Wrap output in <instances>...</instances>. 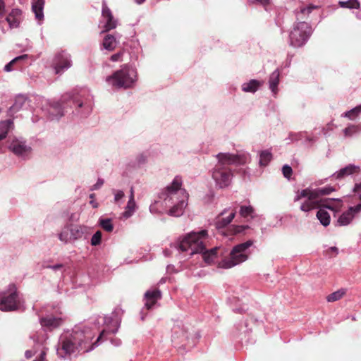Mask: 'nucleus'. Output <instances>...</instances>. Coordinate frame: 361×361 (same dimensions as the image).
Returning <instances> with one entry per match:
<instances>
[{
    "instance_id": "c03bdc74",
    "label": "nucleus",
    "mask_w": 361,
    "mask_h": 361,
    "mask_svg": "<svg viewBox=\"0 0 361 361\" xmlns=\"http://www.w3.org/2000/svg\"><path fill=\"white\" fill-rule=\"evenodd\" d=\"M123 54H124L123 51H120L113 54L111 56L110 59L111 61H114V62L121 61Z\"/></svg>"
},
{
    "instance_id": "aec40b11",
    "label": "nucleus",
    "mask_w": 361,
    "mask_h": 361,
    "mask_svg": "<svg viewBox=\"0 0 361 361\" xmlns=\"http://www.w3.org/2000/svg\"><path fill=\"white\" fill-rule=\"evenodd\" d=\"M44 0H32V11L39 22L44 20Z\"/></svg>"
},
{
    "instance_id": "a18cd8bd",
    "label": "nucleus",
    "mask_w": 361,
    "mask_h": 361,
    "mask_svg": "<svg viewBox=\"0 0 361 361\" xmlns=\"http://www.w3.org/2000/svg\"><path fill=\"white\" fill-rule=\"evenodd\" d=\"M47 352L44 348L40 349L39 354L33 361H47L45 359Z\"/></svg>"
},
{
    "instance_id": "774afa93",
    "label": "nucleus",
    "mask_w": 361,
    "mask_h": 361,
    "mask_svg": "<svg viewBox=\"0 0 361 361\" xmlns=\"http://www.w3.org/2000/svg\"><path fill=\"white\" fill-rule=\"evenodd\" d=\"M225 212H226V209H225V210H224V212H222L221 213V215H224V214H225Z\"/></svg>"
},
{
    "instance_id": "5fc2aeb1",
    "label": "nucleus",
    "mask_w": 361,
    "mask_h": 361,
    "mask_svg": "<svg viewBox=\"0 0 361 361\" xmlns=\"http://www.w3.org/2000/svg\"><path fill=\"white\" fill-rule=\"evenodd\" d=\"M111 344H113L114 346H119L121 345V339L118 338H111Z\"/></svg>"
},
{
    "instance_id": "de8ad7c7",
    "label": "nucleus",
    "mask_w": 361,
    "mask_h": 361,
    "mask_svg": "<svg viewBox=\"0 0 361 361\" xmlns=\"http://www.w3.org/2000/svg\"><path fill=\"white\" fill-rule=\"evenodd\" d=\"M331 253H334V255L336 256L338 253V250L336 247H330L326 250V255L332 257L333 255Z\"/></svg>"
},
{
    "instance_id": "20e7f679",
    "label": "nucleus",
    "mask_w": 361,
    "mask_h": 361,
    "mask_svg": "<svg viewBox=\"0 0 361 361\" xmlns=\"http://www.w3.org/2000/svg\"><path fill=\"white\" fill-rule=\"evenodd\" d=\"M183 180L181 176H176L171 184L167 185L160 193L166 207H170L168 214L170 216H180L188 204V194L182 188Z\"/></svg>"
},
{
    "instance_id": "3c124183",
    "label": "nucleus",
    "mask_w": 361,
    "mask_h": 361,
    "mask_svg": "<svg viewBox=\"0 0 361 361\" xmlns=\"http://www.w3.org/2000/svg\"><path fill=\"white\" fill-rule=\"evenodd\" d=\"M38 351L37 350H27L25 353V356L27 359L31 358L34 355H35Z\"/></svg>"
},
{
    "instance_id": "473e14b6",
    "label": "nucleus",
    "mask_w": 361,
    "mask_h": 361,
    "mask_svg": "<svg viewBox=\"0 0 361 361\" xmlns=\"http://www.w3.org/2000/svg\"><path fill=\"white\" fill-rule=\"evenodd\" d=\"M317 8V6L309 5L307 7H302L299 11L296 12V17L298 20H302L305 18V15L310 13L314 9Z\"/></svg>"
},
{
    "instance_id": "2eb2a0df",
    "label": "nucleus",
    "mask_w": 361,
    "mask_h": 361,
    "mask_svg": "<svg viewBox=\"0 0 361 361\" xmlns=\"http://www.w3.org/2000/svg\"><path fill=\"white\" fill-rule=\"evenodd\" d=\"M30 99L25 94H18L15 98L14 104L10 107L9 113L15 114L20 110L28 109L31 106Z\"/></svg>"
},
{
    "instance_id": "393cba45",
    "label": "nucleus",
    "mask_w": 361,
    "mask_h": 361,
    "mask_svg": "<svg viewBox=\"0 0 361 361\" xmlns=\"http://www.w3.org/2000/svg\"><path fill=\"white\" fill-rule=\"evenodd\" d=\"M13 123L11 120L0 121V141L5 139L11 128H12Z\"/></svg>"
},
{
    "instance_id": "49530a36",
    "label": "nucleus",
    "mask_w": 361,
    "mask_h": 361,
    "mask_svg": "<svg viewBox=\"0 0 361 361\" xmlns=\"http://www.w3.org/2000/svg\"><path fill=\"white\" fill-rule=\"evenodd\" d=\"M63 265L62 264H54V265H49L46 262H44L42 264V267L43 268L51 269H52L54 271L61 270L63 268Z\"/></svg>"
},
{
    "instance_id": "bf43d9fd",
    "label": "nucleus",
    "mask_w": 361,
    "mask_h": 361,
    "mask_svg": "<svg viewBox=\"0 0 361 361\" xmlns=\"http://www.w3.org/2000/svg\"><path fill=\"white\" fill-rule=\"evenodd\" d=\"M90 204L92 206V207H94V208H97V207H98V203H97V202H96L94 200H90Z\"/></svg>"
},
{
    "instance_id": "09e8293b",
    "label": "nucleus",
    "mask_w": 361,
    "mask_h": 361,
    "mask_svg": "<svg viewBox=\"0 0 361 361\" xmlns=\"http://www.w3.org/2000/svg\"><path fill=\"white\" fill-rule=\"evenodd\" d=\"M104 181L102 178H98L96 183L94 184L92 187V190H98L104 184Z\"/></svg>"
},
{
    "instance_id": "f03ea898",
    "label": "nucleus",
    "mask_w": 361,
    "mask_h": 361,
    "mask_svg": "<svg viewBox=\"0 0 361 361\" xmlns=\"http://www.w3.org/2000/svg\"><path fill=\"white\" fill-rule=\"evenodd\" d=\"M208 238L207 230L199 231H192L188 233L175 246L178 251L184 253V257H191L195 254H201L202 259L207 264H212L217 258V247L211 250L206 249L205 243Z\"/></svg>"
},
{
    "instance_id": "338daca9",
    "label": "nucleus",
    "mask_w": 361,
    "mask_h": 361,
    "mask_svg": "<svg viewBox=\"0 0 361 361\" xmlns=\"http://www.w3.org/2000/svg\"><path fill=\"white\" fill-rule=\"evenodd\" d=\"M94 196H95V195L94 193H92L90 195V198L92 199V200H94Z\"/></svg>"
},
{
    "instance_id": "ea45409f",
    "label": "nucleus",
    "mask_w": 361,
    "mask_h": 361,
    "mask_svg": "<svg viewBox=\"0 0 361 361\" xmlns=\"http://www.w3.org/2000/svg\"><path fill=\"white\" fill-rule=\"evenodd\" d=\"M112 192L114 195V203L120 205L121 204V202H120L121 200L125 196L124 192L123 190H121L113 189L112 190Z\"/></svg>"
},
{
    "instance_id": "4c0bfd02",
    "label": "nucleus",
    "mask_w": 361,
    "mask_h": 361,
    "mask_svg": "<svg viewBox=\"0 0 361 361\" xmlns=\"http://www.w3.org/2000/svg\"><path fill=\"white\" fill-rule=\"evenodd\" d=\"M100 226L107 232H111L114 229V225L112 224L111 219H99V220Z\"/></svg>"
},
{
    "instance_id": "13d9d810",
    "label": "nucleus",
    "mask_w": 361,
    "mask_h": 361,
    "mask_svg": "<svg viewBox=\"0 0 361 361\" xmlns=\"http://www.w3.org/2000/svg\"><path fill=\"white\" fill-rule=\"evenodd\" d=\"M131 198H132L133 200H135V198H134V190H133V187L130 188V196H129V200H131Z\"/></svg>"
},
{
    "instance_id": "dca6fc26",
    "label": "nucleus",
    "mask_w": 361,
    "mask_h": 361,
    "mask_svg": "<svg viewBox=\"0 0 361 361\" xmlns=\"http://www.w3.org/2000/svg\"><path fill=\"white\" fill-rule=\"evenodd\" d=\"M161 298V293L159 289L155 288L147 290L145 293V308L148 310L152 309Z\"/></svg>"
},
{
    "instance_id": "39448f33",
    "label": "nucleus",
    "mask_w": 361,
    "mask_h": 361,
    "mask_svg": "<svg viewBox=\"0 0 361 361\" xmlns=\"http://www.w3.org/2000/svg\"><path fill=\"white\" fill-rule=\"evenodd\" d=\"M216 157L218 162L212 170V176L216 185L220 188L228 186L231 181L233 174L229 166L245 164L250 158L249 154L246 153L240 154L219 153Z\"/></svg>"
},
{
    "instance_id": "7ed1b4c3",
    "label": "nucleus",
    "mask_w": 361,
    "mask_h": 361,
    "mask_svg": "<svg viewBox=\"0 0 361 361\" xmlns=\"http://www.w3.org/2000/svg\"><path fill=\"white\" fill-rule=\"evenodd\" d=\"M75 108L73 112L81 117L87 116L92 110V98L87 95L71 96L65 94L60 101L53 102L49 105V114L51 120H58L64 113V110L68 107Z\"/></svg>"
},
{
    "instance_id": "37998d69",
    "label": "nucleus",
    "mask_w": 361,
    "mask_h": 361,
    "mask_svg": "<svg viewBox=\"0 0 361 361\" xmlns=\"http://www.w3.org/2000/svg\"><path fill=\"white\" fill-rule=\"evenodd\" d=\"M282 172L285 178H289L293 173L292 168L286 164L282 167Z\"/></svg>"
},
{
    "instance_id": "052dcab7",
    "label": "nucleus",
    "mask_w": 361,
    "mask_h": 361,
    "mask_svg": "<svg viewBox=\"0 0 361 361\" xmlns=\"http://www.w3.org/2000/svg\"><path fill=\"white\" fill-rule=\"evenodd\" d=\"M163 252L165 257H169L171 255V251L168 249L164 250Z\"/></svg>"
},
{
    "instance_id": "1a4fd4ad",
    "label": "nucleus",
    "mask_w": 361,
    "mask_h": 361,
    "mask_svg": "<svg viewBox=\"0 0 361 361\" xmlns=\"http://www.w3.org/2000/svg\"><path fill=\"white\" fill-rule=\"evenodd\" d=\"M312 34V28L304 21L296 23L289 35V44L294 47L303 46Z\"/></svg>"
},
{
    "instance_id": "e433bc0d",
    "label": "nucleus",
    "mask_w": 361,
    "mask_h": 361,
    "mask_svg": "<svg viewBox=\"0 0 361 361\" xmlns=\"http://www.w3.org/2000/svg\"><path fill=\"white\" fill-rule=\"evenodd\" d=\"M338 4L342 8H348L350 9H357L360 8V2L358 0L341 1H339Z\"/></svg>"
},
{
    "instance_id": "423d86ee",
    "label": "nucleus",
    "mask_w": 361,
    "mask_h": 361,
    "mask_svg": "<svg viewBox=\"0 0 361 361\" xmlns=\"http://www.w3.org/2000/svg\"><path fill=\"white\" fill-rule=\"evenodd\" d=\"M334 188L331 186L311 189L305 188L298 192L295 197V201H299L302 198L305 200L300 205V209L305 212H308L319 207L321 202V197L329 195Z\"/></svg>"
},
{
    "instance_id": "5701e85b",
    "label": "nucleus",
    "mask_w": 361,
    "mask_h": 361,
    "mask_svg": "<svg viewBox=\"0 0 361 361\" xmlns=\"http://www.w3.org/2000/svg\"><path fill=\"white\" fill-rule=\"evenodd\" d=\"M280 72L278 69L275 70L269 76V87L274 96L278 92V85L279 83Z\"/></svg>"
},
{
    "instance_id": "f8f14e48",
    "label": "nucleus",
    "mask_w": 361,
    "mask_h": 361,
    "mask_svg": "<svg viewBox=\"0 0 361 361\" xmlns=\"http://www.w3.org/2000/svg\"><path fill=\"white\" fill-rule=\"evenodd\" d=\"M72 66L71 56L62 51L56 55L54 61V68L56 74L63 73Z\"/></svg>"
},
{
    "instance_id": "ddd939ff",
    "label": "nucleus",
    "mask_w": 361,
    "mask_h": 361,
    "mask_svg": "<svg viewBox=\"0 0 361 361\" xmlns=\"http://www.w3.org/2000/svg\"><path fill=\"white\" fill-rule=\"evenodd\" d=\"M102 18L105 31L116 28L117 20L114 19L111 10L107 6L104 0L102 1Z\"/></svg>"
},
{
    "instance_id": "0eeeda50",
    "label": "nucleus",
    "mask_w": 361,
    "mask_h": 361,
    "mask_svg": "<svg viewBox=\"0 0 361 361\" xmlns=\"http://www.w3.org/2000/svg\"><path fill=\"white\" fill-rule=\"evenodd\" d=\"M253 240H248L235 245L231 250L229 256L219 263V267L230 269L247 261L251 255L250 247L253 245Z\"/></svg>"
},
{
    "instance_id": "79ce46f5",
    "label": "nucleus",
    "mask_w": 361,
    "mask_h": 361,
    "mask_svg": "<svg viewBox=\"0 0 361 361\" xmlns=\"http://www.w3.org/2000/svg\"><path fill=\"white\" fill-rule=\"evenodd\" d=\"M102 241V233L101 231H97L91 238V245L93 246L98 245Z\"/></svg>"
},
{
    "instance_id": "c85d7f7f",
    "label": "nucleus",
    "mask_w": 361,
    "mask_h": 361,
    "mask_svg": "<svg viewBox=\"0 0 361 361\" xmlns=\"http://www.w3.org/2000/svg\"><path fill=\"white\" fill-rule=\"evenodd\" d=\"M102 46L104 49L108 51H113L116 47L115 37L111 35H107L104 37Z\"/></svg>"
},
{
    "instance_id": "864d4df0",
    "label": "nucleus",
    "mask_w": 361,
    "mask_h": 361,
    "mask_svg": "<svg viewBox=\"0 0 361 361\" xmlns=\"http://www.w3.org/2000/svg\"><path fill=\"white\" fill-rule=\"evenodd\" d=\"M5 14V4L3 0H0V18Z\"/></svg>"
},
{
    "instance_id": "412c9836",
    "label": "nucleus",
    "mask_w": 361,
    "mask_h": 361,
    "mask_svg": "<svg viewBox=\"0 0 361 361\" xmlns=\"http://www.w3.org/2000/svg\"><path fill=\"white\" fill-rule=\"evenodd\" d=\"M22 12L18 8H13L7 16L6 20L9 24L10 27H17L21 20Z\"/></svg>"
},
{
    "instance_id": "e2e57ef3",
    "label": "nucleus",
    "mask_w": 361,
    "mask_h": 361,
    "mask_svg": "<svg viewBox=\"0 0 361 361\" xmlns=\"http://www.w3.org/2000/svg\"><path fill=\"white\" fill-rule=\"evenodd\" d=\"M149 210L152 213H156V210L154 208V206L153 205H151L150 207H149Z\"/></svg>"
},
{
    "instance_id": "f3484780",
    "label": "nucleus",
    "mask_w": 361,
    "mask_h": 361,
    "mask_svg": "<svg viewBox=\"0 0 361 361\" xmlns=\"http://www.w3.org/2000/svg\"><path fill=\"white\" fill-rule=\"evenodd\" d=\"M40 324L46 330L51 331L61 325L62 319L61 317L51 315L42 317L39 319Z\"/></svg>"
},
{
    "instance_id": "8fccbe9b",
    "label": "nucleus",
    "mask_w": 361,
    "mask_h": 361,
    "mask_svg": "<svg viewBox=\"0 0 361 361\" xmlns=\"http://www.w3.org/2000/svg\"><path fill=\"white\" fill-rule=\"evenodd\" d=\"M354 192L357 194L359 199L361 200V183L355 185Z\"/></svg>"
},
{
    "instance_id": "2f4dec72",
    "label": "nucleus",
    "mask_w": 361,
    "mask_h": 361,
    "mask_svg": "<svg viewBox=\"0 0 361 361\" xmlns=\"http://www.w3.org/2000/svg\"><path fill=\"white\" fill-rule=\"evenodd\" d=\"M235 216V212H231L226 218L219 217L216 221V226L219 228H224L228 225Z\"/></svg>"
},
{
    "instance_id": "7c9ffc66",
    "label": "nucleus",
    "mask_w": 361,
    "mask_h": 361,
    "mask_svg": "<svg viewBox=\"0 0 361 361\" xmlns=\"http://www.w3.org/2000/svg\"><path fill=\"white\" fill-rule=\"evenodd\" d=\"M272 159V154L269 149L262 150L259 154V164L261 166H266Z\"/></svg>"
},
{
    "instance_id": "cd10ccee",
    "label": "nucleus",
    "mask_w": 361,
    "mask_h": 361,
    "mask_svg": "<svg viewBox=\"0 0 361 361\" xmlns=\"http://www.w3.org/2000/svg\"><path fill=\"white\" fill-rule=\"evenodd\" d=\"M317 217L324 226L329 225L331 220L330 214L325 209H319L317 212Z\"/></svg>"
},
{
    "instance_id": "58836bf2",
    "label": "nucleus",
    "mask_w": 361,
    "mask_h": 361,
    "mask_svg": "<svg viewBox=\"0 0 361 361\" xmlns=\"http://www.w3.org/2000/svg\"><path fill=\"white\" fill-rule=\"evenodd\" d=\"M345 290L344 289H340L337 291H335L331 294H329L326 300L328 302H335L343 298V296L345 295Z\"/></svg>"
},
{
    "instance_id": "69168bd1",
    "label": "nucleus",
    "mask_w": 361,
    "mask_h": 361,
    "mask_svg": "<svg viewBox=\"0 0 361 361\" xmlns=\"http://www.w3.org/2000/svg\"><path fill=\"white\" fill-rule=\"evenodd\" d=\"M143 311H144V309H142L141 311V319L142 320H144V319H145V316L143 315Z\"/></svg>"
},
{
    "instance_id": "9b49d317",
    "label": "nucleus",
    "mask_w": 361,
    "mask_h": 361,
    "mask_svg": "<svg viewBox=\"0 0 361 361\" xmlns=\"http://www.w3.org/2000/svg\"><path fill=\"white\" fill-rule=\"evenodd\" d=\"M10 150L16 156L26 159L30 154L32 148L22 139H14L9 145Z\"/></svg>"
},
{
    "instance_id": "72a5a7b5",
    "label": "nucleus",
    "mask_w": 361,
    "mask_h": 361,
    "mask_svg": "<svg viewBox=\"0 0 361 361\" xmlns=\"http://www.w3.org/2000/svg\"><path fill=\"white\" fill-rule=\"evenodd\" d=\"M361 114V104L345 111L342 116L349 120H355Z\"/></svg>"
},
{
    "instance_id": "4468645a",
    "label": "nucleus",
    "mask_w": 361,
    "mask_h": 361,
    "mask_svg": "<svg viewBox=\"0 0 361 361\" xmlns=\"http://www.w3.org/2000/svg\"><path fill=\"white\" fill-rule=\"evenodd\" d=\"M361 212V203L357 204L355 206L350 207L349 209L344 212L338 219L337 223L339 226H347L348 225L353 218Z\"/></svg>"
},
{
    "instance_id": "603ef678",
    "label": "nucleus",
    "mask_w": 361,
    "mask_h": 361,
    "mask_svg": "<svg viewBox=\"0 0 361 361\" xmlns=\"http://www.w3.org/2000/svg\"><path fill=\"white\" fill-rule=\"evenodd\" d=\"M147 156L144 154H140L137 157V162L140 164L145 163L147 161Z\"/></svg>"
},
{
    "instance_id": "4d7b16f0",
    "label": "nucleus",
    "mask_w": 361,
    "mask_h": 361,
    "mask_svg": "<svg viewBox=\"0 0 361 361\" xmlns=\"http://www.w3.org/2000/svg\"><path fill=\"white\" fill-rule=\"evenodd\" d=\"M305 138L306 139L307 141H308L310 142H314L316 141L315 137L308 136V135H307V133L305 135Z\"/></svg>"
},
{
    "instance_id": "9d476101",
    "label": "nucleus",
    "mask_w": 361,
    "mask_h": 361,
    "mask_svg": "<svg viewBox=\"0 0 361 361\" xmlns=\"http://www.w3.org/2000/svg\"><path fill=\"white\" fill-rule=\"evenodd\" d=\"M20 307V298L16 291L0 295V310L13 311L18 310Z\"/></svg>"
},
{
    "instance_id": "bb28decb",
    "label": "nucleus",
    "mask_w": 361,
    "mask_h": 361,
    "mask_svg": "<svg viewBox=\"0 0 361 361\" xmlns=\"http://www.w3.org/2000/svg\"><path fill=\"white\" fill-rule=\"evenodd\" d=\"M136 203L135 200H128L127 205L125 207V211L122 213L121 216L123 218L127 219L131 217L136 210Z\"/></svg>"
},
{
    "instance_id": "c756f323",
    "label": "nucleus",
    "mask_w": 361,
    "mask_h": 361,
    "mask_svg": "<svg viewBox=\"0 0 361 361\" xmlns=\"http://www.w3.org/2000/svg\"><path fill=\"white\" fill-rule=\"evenodd\" d=\"M240 215L243 218L250 217L253 219L255 217V211L251 205H242L240 207Z\"/></svg>"
},
{
    "instance_id": "4be33fe9",
    "label": "nucleus",
    "mask_w": 361,
    "mask_h": 361,
    "mask_svg": "<svg viewBox=\"0 0 361 361\" xmlns=\"http://www.w3.org/2000/svg\"><path fill=\"white\" fill-rule=\"evenodd\" d=\"M190 334L188 332V329H185L184 327L180 328L179 326H174L173 329V336L172 338L173 340L180 339V342H184L185 341L189 340Z\"/></svg>"
},
{
    "instance_id": "a211bd4d",
    "label": "nucleus",
    "mask_w": 361,
    "mask_h": 361,
    "mask_svg": "<svg viewBox=\"0 0 361 361\" xmlns=\"http://www.w3.org/2000/svg\"><path fill=\"white\" fill-rule=\"evenodd\" d=\"M360 172V166L355 164H348L334 173L332 176L336 179H341L348 176L358 174Z\"/></svg>"
},
{
    "instance_id": "b1692460",
    "label": "nucleus",
    "mask_w": 361,
    "mask_h": 361,
    "mask_svg": "<svg viewBox=\"0 0 361 361\" xmlns=\"http://www.w3.org/2000/svg\"><path fill=\"white\" fill-rule=\"evenodd\" d=\"M68 232L71 233L70 224H66L58 233L59 240L64 244L71 243V235H68Z\"/></svg>"
},
{
    "instance_id": "f257e3e1",
    "label": "nucleus",
    "mask_w": 361,
    "mask_h": 361,
    "mask_svg": "<svg viewBox=\"0 0 361 361\" xmlns=\"http://www.w3.org/2000/svg\"><path fill=\"white\" fill-rule=\"evenodd\" d=\"M123 311L116 307L109 316L103 317L105 329L102 331L97 341L90 348L87 345L94 338V334L89 327L80 324L71 330L65 331L59 337L56 352L59 357L65 358L67 355L80 351L88 352L99 345V342L109 334H116L120 326Z\"/></svg>"
},
{
    "instance_id": "a19ab883",
    "label": "nucleus",
    "mask_w": 361,
    "mask_h": 361,
    "mask_svg": "<svg viewBox=\"0 0 361 361\" xmlns=\"http://www.w3.org/2000/svg\"><path fill=\"white\" fill-rule=\"evenodd\" d=\"M305 134L306 132L290 133L288 139L290 140V142L298 141L305 138Z\"/></svg>"
},
{
    "instance_id": "680f3d73",
    "label": "nucleus",
    "mask_w": 361,
    "mask_h": 361,
    "mask_svg": "<svg viewBox=\"0 0 361 361\" xmlns=\"http://www.w3.org/2000/svg\"><path fill=\"white\" fill-rule=\"evenodd\" d=\"M234 311L236 312H245V310L240 307V308H236L235 310H234Z\"/></svg>"
},
{
    "instance_id": "a878e982",
    "label": "nucleus",
    "mask_w": 361,
    "mask_h": 361,
    "mask_svg": "<svg viewBox=\"0 0 361 361\" xmlns=\"http://www.w3.org/2000/svg\"><path fill=\"white\" fill-rule=\"evenodd\" d=\"M260 85V82L257 80H251L242 85V90L245 92H255Z\"/></svg>"
},
{
    "instance_id": "6e6552de",
    "label": "nucleus",
    "mask_w": 361,
    "mask_h": 361,
    "mask_svg": "<svg viewBox=\"0 0 361 361\" xmlns=\"http://www.w3.org/2000/svg\"><path fill=\"white\" fill-rule=\"evenodd\" d=\"M136 78V70L131 66L123 65L120 70L108 76L106 81L109 85L114 88L126 89L130 87L135 83Z\"/></svg>"
},
{
    "instance_id": "f704fd0d",
    "label": "nucleus",
    "mask_w": 361,
    "mask_h": 361,
    "mask_svg": "<svg viewBox=\"0 0 361 361\" xmlns=\"http://www.w3.org/2000/svg\"><path fill=\"white\" fill-rule=\"evenodd\" d=\"M27 58H28L27 54H23V55L18 56L14 58L13 59H12L8 63H7L4 66V70L6 72H10L13 69V66L14 64H16L18 62L24 61V60L27 59Z\"/></svg>"
},
{
    "instance_id": "c9c22d12",
    "label": "nucleus",
    "mask_w": 361,
    "mask_h": 361,
    "mask_svg": "<svg viewBox=\"0 0 361 361\" xmlns=\"http://www.w3.org/2000/svg\"><path fill=\"white\" fill-rule=\"evenodd\" d=\"M361 133L360 125H349L345 129H343V133L346 137H350L354 134Z\"/></svg>"
},
{
    "instance_id": "6e6d98bb",
    "label": "nucleus",
    "mask_w": 361,
    "mask_h": 361,
    "mask_svg": "<svg viewBox=\"0 0 361 361\" xmlns=\"http://www.w3.org/2000/svg\"><path fill=\"white\" fill-rule=\"evenodd\" d=\"M254 1L264 6H267L269 3V0H254Z\"/></svg>"
},
{
    "instance_id": "6ab92c4d",
    "label": "nucleus",
    "mask_w": 361,
    "mask_h": 361,
    "mask_svg": "<svg viewBox=\"0 0 361 361\" xmlns=\"http://www.w3.org/2000/svg\"><path fill=\"white\" fill-rule=\"evenodd\" d=\"M71 243L81 239L88 231L87 226L70 224Z\"/></svg>"
},
{
    "instance_id": "0e129e2a",
    "label": "nucleus",
    "mask_w": 361,
    "mask_h": 361,
    "mask_svg": "<svg viewBox=\"0 0 361 361\" xmlns=\"http://www.w3.org/2000/svg\"><path fill=\"white\" fill-rule=\"evenodd\" d=\"M145 0H135L137 4H141L145 2Z\"/></svg>"
}]
</instances>
